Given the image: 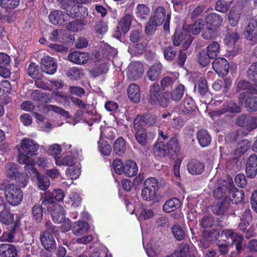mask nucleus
I'll return each mask as SVG.
<instances>
[{"instance_id": "obj_1", "label": "nucleus", "mask_w": 257, "mask_h": 257, "mask_svg": "<svg viewBox=\"0 0 257 257\" xmlns=\"http://www.w3.org/2000/svg\"><path fill=\"white\" fill-rule=\"evenodd\" d=\"M46 230L42 231L40 234V239L43 246L46 250H51L56 247V241L52 234H56L58 233V230L56 226L52 224L50 221L45 223Z\"/></svg>"}, {"instance_id": "obj_2", "label": "nucleus", "mask_w": 257, "mask_h": 257, "mask_svg": "<svg viewBox=\"0 0 257 257\" xmlns=\"http://www.w3.org/2000/svg\"><path fill=\"white\" fill-rule=\"evenodd\" d=\"M4 193L6 200L12 206H17L22 201L23 192L20 187L14 184L7 185L4 189Z\"/></svg>"}, {"instance_id": "obj_3", "label": "nucleus", "mask_w": 257, "mask_h": 257, "mask_svg": "<svg viewBox=\"0 0 257 257\" xmlns=\"http://www.w3.org/2000/svg\"><path fill=\"white\" fill-rule=\"evenodd\" d=\"M5 173L8 178L15 180L21 187H24L27 185L28 179L25 175L19 172L17 165L15 163L7 164L5 167Z\"/></svg>"}, {"instance_id": "obj_4", "label": "nucleus", "mask_w": 257, "mask_h": 257, "mask_svg": "<svg viewBox=\"0 0 257 257\" xmlns=\"http://www.w3.org/2000/svg\"><path fill=\"white\" fill-rule=\"evenodd\" d=\"M39 145L30 139H24L21 143V150L19 154H23L29 158L38 154Z\"/></svg>"}, {"instance_id": "obj_5", "label": "nucleus", "mask_w": 257, "mask_h": 257, "mask_svg": "<svg viewBox=\"0 0 257 257\" xmlns=\"http://www.w3.org/2000/svg\"><path fill=\"white\" fill-rule=\"evenodd\" d=\"M57 1L60 3L61 7L66 10L67 15H69L71 18L79 17L80 15L83 16L87 15L88 14L87 9L85 7L77 5H73L71 6L67 3L66 0Z\"/></svg>"}, {"instance_id": "obj_6", "label": "nucleus", "mask_w": 257, "mask_h": 257, "mask_svg": "<svg viewBox=\"0 0 257 257\" xmlns=\"http://www.w3.org/2000/svg\"><path fill=\"white\" fill-rule=\"evenodd\" d=\"M166 10L163 7H158L154 10L150 18L159 26L165 21L163 27L165 30H167L169 29L171 16L169 14L166 15Z\"/></svg>"}, {"instance_id": "obj_7", "label": "nucleus", "mask_w": 257, "mask_h": 257, "mask_svg": "<svg viewBox=\"0 0 257 257\" xmlns=\"http://www.w3.org/2000/svg\"><path fill=\"white\" fill-rule=\"evenodd\" d=\"M149 95L150 101L152 103L158 102L163 107L167 105V100L163 98L162 92L159 85L157 83H153L150 86Z\"/></svg>"}, {"instance_id": "obj_8", "label": "nucleus", "mask_w": 257, "mask_h": 257, "mask_svg": "<svg viewBox=\"0 0 257 257\" xmlns=\"http://www.w3.org/2000/svg\"><path fill=\"white\" fill-rule=\"evenodd\" d=\"M254 94L256 93L241 92L238 96L239 102L244 103L245 107L250 111L257 110V97Z\"/></svg>"}, {"instance_id": "obj_9", "label": "nucleus", "mask_w": 257, "mask_h": 257, "mask_svg": "<svg viewBox=\"0 0 257 257\" xmlns=\"http://www.w3.org/2000/svg\"><path fill=\"white\" fill-rule=\"evenodd\" d=\"M231 179L228 178L226 180H218L215 185V189L213 191L214 196L217 199H225L228 197V186L229 180Z\"/></svg>"}, {"instance_id": "obj_10", "label": "nucleus", "mask_w": 257, "mask_h": 257, "mask_svg": "<svg viewBox=\"0 0 257 257\" xmlns=\"http://www.w3.org/2000/svg\"><path fill=\"white\" fill-rule=\"evenodd\" d=\"M221 236H224L227 239L230 238L231 243L235 245L236 249L238 252L241 250L243 237L241 235L232 230L225 229L222 231Z\"/></svg>"}, {"instance_id": "obj_11", "label": "nucleus", "mask_w": 257, "mask_h": 257, "mask_svg": "<svg viewBox=\"0 0 257 257\" xmlns=\"http://www.w3.org/2000/svg\"><path fill=\"white\" fill-rule=\"evenodd\" d=\"M144 72L143 65L139 62L131 63L127 67V76L132 80L140 78Z\"/></svg>"}, {"instance_id": "obj_12", "label": "nucleus", "mask_w": 257, "mask_h": 257, "mask_svg": "<svg viewBox=\"0 0 257 257\" xmlns=\"http://www.w3.org/2000/svg\"><path fill=\"white\" fill-rule=\"evenodd\" d=\"M41 68L45 73L52 75L56 71L57 65L52 57L46 56L41 59Z\"/></svg>"}, {"instance_id": "obj_13", "label": "nucleus", "mask_w": 257, "mask_h": 257, "mask_svg": "<svg viewBox=\"0 0 257 257\" xmlns=\"http://www.w3.org/2000/svg\"><path fill=\"white\" fill-rule=\"evenodd\" d=\"M236 123L240 126L244 127L250 131L257 127V117L241 115L237 118Z\"/></svg>"}, {"instance_id": "obj_14", "label": "nucleus", "mask_w": 257, "mask_h": 257, "mask_svg": "<svg viewBox=\"0 0 257 257\" xmlns=\"http://www.w3.org/2000/svg\"><path fill=\"white\" fill-rule=\"evenodd\" d=\"M18 161L20 164L25 165L24 169L28 176L32 175L36 176L39 175L37 170L34 167V161L32 158L25 156L23 154H19Z\"/></svg>"}, {"instance_id": "obj_15", "label": "nucleus", "mask_w": 257, "mask_h": 257, "mask_svg": "<svg viewBox=\"0 0 257 257\" xmlns=\"http://www.w3.org/2000/svg\"><path fill=\"white\" fill-rule=\"evenodd\" d=\"M212 67L220 76H226L229 70V64L227 61L223 58L216 59L212 63Z\"/></svg>"}, {"instance_id": "obj_16", "label": "nucleus", "mask_w": 257, "mask_h": 257, "mask_svg": "<svg viewBox=\"0 0 257 257\" xmlns=\"http://www.w3.org/2000/svg\"><path fill=\"white\" fill-rule=\"evenodd\" d=\"M188 172L192 175L201 174L204 171V163L197 159H191L187 165Z\"/></svg>"}, {"instance_id": "obj_17", "label": "nucleus", "mask_w": 257, "mask_h": 257, "mask_svg": "<svg viewBox=\"0 0 257 257\" xmlns=\"http://www.w3.org/2000/svg\"><path fill=\"white\" fill-rule=\"evenodd\" d=\"M173 44L175 46H178L181 42H183V47L186 49L190 45L192 39L189 35H187L185 31L182 32L181 34L176 33L172 37Z\"/></svg>"}, {"instance_id": "obj_18", "label": "nucleus", "mask_w": 257, "mask_h": 257, "mask_svg": "<svg viewBox=\"0 0 257 257\" xmlns=\"http://www.w3.org/2000/svg\"><path fill=\"white\" fill-rule=\"evenodd\" d=\"M246 174L247 177L253 178L257 174V156L251 155L248 158L246 164Z\"/></svg>"}, {"instance_id": "obj_19", "label": "nucleus", "mask_w": 257, "mask_h": 257, "mask_svg": "<svg viewBox=\"0 0 257 257\" xmlns=\"http://www.w3.org/2000/svg\"><path fill=\"white\" fill-rule=\"evenodd\" d=\"M230 204V198L226 197L219 202L214 203L211 207L212 211L216 215L223 214L229 208Z\"/></svg>"}, {"instance_id": "obj_20", "label": "nucleus", "mask_w": 257, "mask_h": 257, "mask_svg": "<svg viewBox=\"0 0 257 257\" xmlns=\"http://www.w3.org/2000/svg\"><path fill=\"white\" fill-rule=\"evenodd\" d=\"M228 194L231 196V201L233 203L237 204L241 202L244 196V192L242 190H238L235 187L232 179L229 180Z\"/></svg>"}, {"instance_id": "obj_21", "label": "nucleus", "mask_w": 257, "mask_h": 257, "mask_svg": "<svg viewBox=\"0 0 257 257\" xmlns=\"http://www.w3.org/2000/svg\"><path fill=\"white\" fill-rule=\"evenodd\" d=\"M89 59L88 53L74 51L70 53L68 55V59L75 64L82 65L86 63Z\"/></svg>"}, {"instance_id": "obj_22", "label": "nucleus", "mask_w": 257, "mask_h": 257, "mask_svg": "<svg viewBox=\"0 0 257 257\" xmlns=\"http://www.w3.org/2000/svg\"><path fill=\"white\" fill-rule=\"evenodd\" d=\"M51 217L53 221L57 223H61L65 219V211L60 204H56L54 208L51 210Z\"/></svg>"}, {"instance_id": "obj_23", "label": "nucleus", "mask_w": 257, "mask_h": 257, "mask_svg": "<svg viewBox=\"0 0 257 257\" xmlns=\"http://www.w3.org/2000/svg\"><path fill=\"white\" fill-rule=\"evenodd\" d=\"M245 38L253 42L257 41V20H251L246 28L244 33Z\"/></svg>"}, {"instance_id": "obj_24", "label": "nucleus", "mask_w": 257, "mask_h": 257, "mask_svg": "<svg viewBox=\"0 0 257 257\" xmlns=\"http://www.w3.org/2000/svg\"><path fill=\"white\" fill-rule=\"evenodd\" d=\"M222 21L221 17L216 13H211L206 18L207 27L210 29H216L221 25Z\"/></svg>"}, {"instance_id": "obj_25", "label": "nucleus", "mask_w": 257, "mask_h": 257, "mask_svg": "<svg viewBox=\"0 0 257 257\" xmlns=\"http://www.w3.org/2000/svg\"><path fill=\"white\" fill-rule=\"evenodd\" d=\"M242 12V9L237 5H234L228 14V22L230 26L234 27L237 25Z\"/></svg>"}, {"instance_id": "obj_26", "label": "nucleus", "mask_w": 257, "mask_h": 257, "mask_svg": "<svg viewBox=\"0 0 257 257\" xmlns=\"http://www.w3.org/2000/svg\"><path fill=\"white\" fill-rule=\"evenodd\" d=\"M226 111L238 112L240 111V108L235 103L229 101L226 104L224 108L212 111L211 112V116H218L224 114Z\"/></svg>"}, {"instance_id": "obj_27", "label": "nucleus", "mask_w": 257, "mask_h": 257, "mask_svg": "<svg viewBox=\"0 0 257 257\" xmlns=\"http://www.w3.org/2000/svg\"><path fill=\"white\" fill-rule=\"evenodd\" d=\"M17 251L15 247L11 244L0 245V257H16Z\"/></svg>"}, {"instance_id": "obj_28", "label": "nucleus", "mask_w": 257, "mask_h": 257, "mask_svg": "<svg viewBox=\"0 0 257 257\" xmlns=\"http://www.w3.org/2000/svg\"><path fill=\"white\" fill-rule=\"evenodd\" d=\"M204 26V22L202 19H197L195 22L191 25H184L183 26V31H190L194 35H198L202 30Z\"/></svg>"}, {"instance_id": "obj_29", "label": "nucleus", "mask_w": 257, "mask_h": 257, "mask_svg": "<svg viewBox=\"0 0 257 257\" xmlns=\"http://www.w3.org/2000/svg\"><path fill=\"white\" fill-rule=\"evenodd\" d=\"M138 168L136 163L131 160L124 162L123 172L125 175L132 177L138 173Z\"/></svg>"}, {"instance_id": "obj_30", "label": "nucleus", "mask_w": 257, "mask_h": 257, "mask_svg": "<svg viewBox=\"0 0 257 257\" xmlns=\"http://www.w3.org/2000/svg\"><path fill=\"white\" fill-rule=\"evenodd\" d=\"M67 15L59 11H55L51 12L49 16L50 22L56 25H62L67 19Z\"/></svg>"}, {"instance_id": "obj_31", "label": "nucleus", "mask_w": 257, "mask_h": 257, "mask_svg": "<svg viewBox=\"0 0 257 257\" xmlns=\"http://www.w3.org/2000/svg\"><path fill=\"white\" fill-rule=\"evenodd\" d=\"M162 65L160 63H157L152 66L147 73V78L151 81H155L159 78L161 74Z\"/></svg>"}, {"instance_id": "obj_32", "label": "nucleus", "mask_w": 257, "mask_h": 257, "mask_svg": "<svg viewBox=\"0 0 257 257\" xmlns=\"http://www.w3.org/2000/svg\"><path fill=\"white\" fill-rule=\"evenodd\" d=\"M181 206V202L177 198L167 200L163 205V210L167 213L174 211Z\"/></svg>"}, {"instance_id": "obj_33", "label": "nucleus", "mask_w": 257, "mask_h": 257, "mask_svg": "<svg viewBox=\"0 0 257 257\" xmlns=\"http://www.w3.org/2000/svg\"><path fill=\"white\" fill-rule=\"evenodd\" d=\"M197 139L199 145L202 147L208 146L211 143V138L205 130H200L197 133Z\"/></svg>"}, {"instance_id": "obj_34", "label": "nucleus", "mask_w": 257, "mask_h": 257, "mask_svg": "<svg viewBox=\"0 0 257 257\" xmlns=\"http://www.w3.org/2000/svg\"><path fill=\"white\" fill-rule=\"evenodd\" d=\"M127 143L122 137H119L116 139L113 145V150L118 156H122L126 151Z\"/></svg>"}, {"instance_id": "obj_35", "label": "nucleus", "mask_w": 257, "mask_h": 257, "mask_svg": "<svg viewBox=\"0 0 257 257\" xmlns=\"http://www.w3.org/2000/svg\"><path fill=\"white\" fill-rule=\"evenodd\" d=\"M194 106V102L192 98L189 97H185L183 101L179 106V111L184 114L190 113Z\"/></svg>"}, {"instance_id": "obj_36", "label": "nucleus", "mask_w": 257, "mask_h": 257, "mask_svg": "<svg viewBox=\"0 0 257 257\" xmlns=\"http://www.w3.org/2000/svg\"><path fill=\"white\" fill-rule=\"evenodd\" d=\"M127 93L132 101L138 102L140 101L141 96L140 88L138 85L134 83L130 84L127 89Z\"/></svg>"}, {"instance_id": "obj_37", "label": "nucleus", "mask_w": 257, "mask_h": 257, "mask_svg": "<svg viewBox=\"0 0 257 257\" xmlns=\"http://www.w3.org/2000/svg\"><path fill=\"white\" fill-rule=\"evenodd\" d=\"M240 222L238 224L240 230L244 231L252 220L251 211L249 209H245L240 216Z\"/></svg>"}, {"instance_id": "obj_38", "label": "nucleus", "mask_w": 257, "mask_h": 257, "mask_svg": "<svg viewBox=\"0 0 257 257\" xmlns=\"http://www.w3.org/2000/svg\"><path fill=\"white\" fill-rule=\"evenodd\" d=\"M5 206L0 203V220L5 224H10L14 221L13 215L6 210H4Z\"/></svg>"}, {"instance_id": "obj_39", "label": "nucleus", "mask_w": 257, "mask_h": 257, "mask_svg": "<svg viewBox=\"0 0 257 257\" xmlns=\"http://www.w3.org/2000/svg\"><path fill=\"white\" fill-rule=\"evenodd\" d=\"M154 154L161 157H165L168 152V148L164 142L161 141L156 143L153 147Z\"/></svg>"}, {"instance_id": "obj_40", "label": "nucleus", "mask_w": 257, "mask_h": 257, "mask_svg": "<svg viewBox=\"0 0 257 257\" xmlns=\"http://www.w3.org/2000/svg\"><path fill=\"white\" fill-rule=\"evenodd\" d=\"M135 134L137 142L142 146H146L149 141L147 131L145 129L136 130Z\"/></svg>"}, {"instance_id": "obj_41", "label": "nucleus", "mask_w": 257, "mask_h": 257, "mask_svg": "<svg viewBox=\"0 0 257 257\" xmlns=\"http://www.w3.org/2000/svg\"><path fill=\"white\" fill-rule=\"evenodd\" d=\"M88 229V225L85 221H78L73 226L72 231L76 236H79L86 233Z\"/></svg>"}, {"instance_id": "obj_42", "label": "nucleus", "mask_w": 257, "mask_h": 257, "mask_svg": "<svg viewBox=\"0 0 257 257\" xmlns=\"http://www.w3.org/2000/svg\"><path fill=\"white\" fill-rule=\"evenodd\" d=\"M243 90H246L244 92L256 93L257 95V89L251 85L248 81L245 80L239 81L236 85V91H240Z\"/></svg>"}, {"instance_id": "obj_43", "label": "nucleus", "mask_w": 257, "mask_h": 257, "mask_svg": "<svg viewBox=\"0 0 257 257\" xmlns=\"http://www.w3.org/2000/svg\"><path fill=\"white\" fill-rule=\"evenodd\" d=\"M150 8L144 4H139L136 8V15L137 17L141 19H146L149 15Z\"/></svg>"}, {"instance_id": "obj_44", "label": "nucleus", "mask_w": 257, "mask_h": 257, "mask_svg": "<svg viewBox=\"0 0 257 257\" xmlns=\"http://www.w3.org/2000/svg\"><path fill=\"white\" fill-rule=\"evenodd\" d=\"M168 152L171 154L174 153L176 155H178L180 152V147L178 140L176 138H172L168 144Z\"/></svg>"}, {"instance_id": "obj_45", "label": "nucleus", "mask_w": 257, "mask_h": 257, "mask_svg": "<svg viewBox=\"0 0 257 257\" xmlns=\"http://www.w3.org/2000/svg\"><path fill=\"white\" fill-rule=\"evenodd\" d=\"M86 23L84 20H76L70 22L67 26V29L73 32H78L81 30Z\"/></svg>"}, {"instance_id": "obj_46", "label": "nucleus", "mask_w": 257, "mask_h": 257, "mask_svg": "<svg viewBox=\"0 0 257 257\" xmlns=\"http://www.w3.org/2000/svg\"><path fill=\"white\" fill-rule=\"evenodd\" d=\"M132 20V16L128 14L126 15L120 19L119 22V26L122 33H125L128 31L131 25Z\"/></svg>"}, {"instance_id": "obj_47", "label": "nucleus", "mask_w": 257, "mask_h": 257, "mask_svg": "<svg viewBox=\"0 0 257 257\" xmlns=\"http://www.w3.org/2000/svg\"><path fill=\"white\" fill-rule=\"evenodd\" d=\"M55 163L57 166H68L69 167L73 166L74 164V158L71 156H66L63 158L56 157Z\"/></svg>"}, {"instance_id": "obj_48", "label": "nucleus", "mask_w": 257, "mask_h": 257, "mask_svg": "<svg viewBox=\"0 0 257 257\" xmlns=\"http://www.w3.org/2000/svg\"><path fill=\"white\" fill-rule=\"evenodd\" d=\"M66 76L70 79H78L84 75L82 69L76 67L70 68L66 73Z\"/></svg>"}, {"instance_id": "obj_49", "label": "nucleus", "mask_w": 257, "mask_h": 257, "mask_svg": "<svg viewBox=\"0 0 257 257\" xmlns=\"http://www.w3.org/2000/svg\"><path fill=\"white\" fill-rule=\"evenodd\" d=\"M162 117L163 119H168V120H169V121H168L169 125L172 127L178 128L181 127L183 125V121L181 118L177 117L171 118V114L170 113H163L162 114Z\"/></svg>"}, {"instance_id": "obj_50", "label": "nucleus", "mask_w": 257, "mask_h": 257, "mask_svg": "<svg viewBox=\"0 0 257 257\" xmlns=\"http://www.w3.org/2000/svg\"><path fill=\"white\" fill-rule=\"evenodd\" d=\"M249 146V143L247 140H242L239 142L236 146V148L234 151L235 155L236 156H240L243 154L248 150Z\"/></svg>"}, {"instance_id": "obj_51", "label": "nucleus", "mask_w": 257, "mask_h": 257, "mask_svg": "<svg viewBox=\"0 0 257 257\" xmlns=\"http://www.w3.org/2000/svg\"><path fill=\"white\" fill-rule=\"evenodd\" d=\"M219 44L217 42H213L210 43L205 50L213 59L218 55L219 52Z\"/></svg>"}, {"instance_id": "obj_52", "label": "nucleus", "mask_w": 257, "mask_h": 257, "mask_svg": "<svg viewBox=\"0 0 257 257\" xmlns=\"http://www.w3.org/2000/svg\"><path fill=\"white\" fill-rule=\"evenodd\" d=\"M43 210L39 204H36L32 209L33 218L37 222H40L43 218Z\"/></svg>"}, {"instance_id": "obj_53", "label": "nucleus", "mask_w": 257, "mask_h": 257, "mask_svg": "<svg viewBox=\"0 0 257 257\" xmlns=\"http://www.w3.org/2000/svg\"><path fill=\"white\" fill-rule=\"evenodd\" d=\"M157 191L144 187L142 190V197L146 201H153L156 199Z\"/></svg>"}, {"instance_id": "obj_54", "label": "nucleus", "mask_w": 257, "mask_h": 257, "mask_svg": "<svg viewBox=\"0 0 257 257\" xmlns=\"http://www.w3.org/2000/svg\"><path fill=\"white\" fill-rule=\"evenodd\" d=\"M185 90L184 86L178 85L171 93V99L175 101H179L182 97Z\"/></svg>"}, {"instance_id": "obj_55", "label": "nucleus", "mask_w": 257, "mask_h": 257, "mask_svg": "<svg viewBox=\"0 0 257 257\" xmlns=\"http://www.w3.org/2000/svg\"><path fill=\"white\" fill-rule=\"evenodd\" d=\"M175 81V79L169 76L163 77L160 81L162 89L164 91H168L172 87Z\"/></svg>"}, {"instance_id": "obj_56", "label": "nucleus", "mask_w": 257, "mask_h": 257, "mask_svg": "<svg viewBox=\"0 0 257 257\" xmlns=\"http://www.w3.org/2000/svg\"><path fill=\"white\" fill-rule=\"evenodd\" d=\"M232 3V1L218 0L215 5V10L219 12L225 13L228 11Z\"/></svg>"}, {"instance_id": "obj_57", "label": "nucleus", "mask_w": 257, "mask_h": 257, "mask_svg": "<svg viewBox=\"0 0 257 257\" xmlns=\"http://www.w3.org/2000/svg\"><path fill=\"white\" fill-rule=\"evenodd\" d=\"M172 232L175 238L178 240H182L185 237V231L179 225H175L172 227Z\"/></svg>"}, {"instance_id": "obj_58", "label": "nucleus", "mask_w": 257, "mask_h": 257, "mask_svg": "<svg viewBox=\"0 0 257 257\" xmlns=\"http://www.w3.org/2000/svg\"><path fill=\"white\" fill-rule=\"evenodd\" d=\"M211 57L206 52L205 50H201L198 56V63L203 67L207 66L210 62Z\"/></svg>"}, {"instance_id": "obj_59", "label": "nucleus", "mask_w": 257, "mask_h": 257, "mask_svg": "<svg viewBox=\"0 0 257 257\" xmlns=\"http://www.w3.org/2000/svg\"><path fill=\"white\" fill-rule=\"evenodd\" d=\"M46 196L47 197L51 198L52 200L55 199L57 201L63 200L64 197L63 192L61 189L55 190L53 192L47 191L46 193Z\"/></svg>"}, {"instance_id": "obj_60", "label": "nucleus", "mask_w": 257, "mask_h": 257, "mask_svg": "<svg viewBox=\"0 0 257 257\" xmlns=\"http://www.w3.org/2000/svg\"><path fill=\"white\" fill-rule=\"evenodd\" d=\"M20 4V0H0V6L5 9H13Z\"/></svg>"}, {"instance_id": "obj_61", "label": "nucleus", "mask_w": 257, "mask_h": 257, "mask_svg": "<svg viewBox=\"0 0 257 257\" xmlns=\"http://www.w3.org/2000/svg\"><path fill=\"white\" fill-rule=\"evenodd\" d=\"M66 174L68 177L71 179H77L80 174L79 167L74 165L69 167L66 171Z\"/></svg>"}, {"instance_id": "obj_62", "label": "nucleus", "mask_w": 257, "mask_h": 257, "mask_svg": "<svg viewBox=\"0 0 257 257\" xmlns=\"http://www.w3.org/2000/svg\"><path fill=\"white\" fill-rule=\"evenodd\" d=\"M37 180L38 187L41 190H46L50 186V180L47 176L38 175Z\"/></svg>"}, {"instance_id": "obj_63", "label": "nucleus", "mask_w": 257, "mask_h": 257, "mask_svg": "<svg viewBox=\"0 0 257 257\" xmlns=\"http://www.w3.org/2000/svg\"><path fill=\"white\" fill-rule=\"evenodd\" d=\"M239 38V35L235 32L228 34L224 41L225 43L230 47H232Z\"/></svg>"}, {"instance_id": "obj_64", "label": "nucleus", "mask_w": 257, "mask_h": 257, "mask_svg": "<svg viewBox=\"0 0 257 257\" xmlns=\"http://www.w3.org/2000/svg\"><path fill=\"white\" fill-rule=\"evenodd\" d=\"M214 224V218L211 216H205L200 221V225L204 228L212 227Z\"/></svg>"}]
</instances>
